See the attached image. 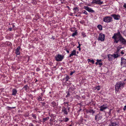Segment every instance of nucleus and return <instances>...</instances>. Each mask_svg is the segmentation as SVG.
<instances>
[{"instance_id":"nucleus-56","label":"nucleus","mask_w":126,"mask_h":126,"mask_svg":"<svg viewBox=\"0 0 126 126\" xmlns=\"http://www.w3.org/2000/svg\"><path fill=\"white\" fill-rule=\"evenodd\" d=\"M15 26L14 25L13 26V27H14Z\"/></svg>"},{"instance_id":"nucleus-30","label":"nucleus","mask_w":126,"mask_h":126,"mask_svg":"<svg viewBox=\"0 0 126 126\" xmlns=\"http://www.w3.org/2000/svg\"><path fill=\"white\" fill-rule=\"evenodd\" d=\"M96 89H97L98 90H100V87L99 86H98L96 87Z\"/></svg>"},{"instance_id":"nucleus-44","label":"nucleus","mask_w":126,"mask_h":126,"mask_svg":"<svg viewBox=\"0 0 126 126\" xmlns=\"http://www.w3.org/2000/svg\"><path fill=\"white\" fill-rule=\"evenodd\" d=\"M69 77H67L66 78V81H68V79H69Z\"/></svg>"},{"instance_id":"nucleus-38","label":"nucleus","mask_w":126,"mask_h":126,"mask_svg":"<svg viewBox=\"0 0 126 126\" xmlns=\"http://www.w3.org/2000/svg\"><path fill=\"white\" fill-rule=\"evenodd\" d=\"M84 13L86 15L87 14V12L86 11H84Z\"/></svg>"},{"instance_id":"nucleus-33","label":"nucleus","mask_w":126,"mask_h":126,"mask_svg":"<svg viewBox=\"0 0 126 126\" xmlns=\"http://www.w3.org/2000/svg\"><path fill=\"white\" fill-rule=\"evenodd\" d=\"M70 94L69 92H68L67 94V95L66 96V97H68L69 96H70Z\"/></svg>"},{"instance_id":"nucleus-49","label":"nucleus","mask_w":126,"mask_h":126,"mask_svg":"<svg viewBox=\"0 0 126 126\" xmlns=\"http://www.w3.org/2000/svg\"><path fill=\"white\" fill-rule=\"evenodd\" d=\"M88 60L89 61V62H90H90L91 60L90 59H89Z\"/></svg>"},{"instance_id":"nucleus-16","label":"nucleus","mask_w":126,"mask_h":126,"mask_svg":"<svg viewBox=\"0 0 126 126\" xmlns=\"http://www.w3.org/2000/svg\"><path fill=\"white\" fill-rule=\"evenodd\" d=\"M13 93L12 94L13 95H15L17 93V91L15 89H13L12 90Z\"/></svg>"},{"instance_id":"nucleus-45","label":"nucleus","mask_w":126,"mask_h":126,"mask_svg":"<svg viewBox=\"0 0 126 126\" xmlns=\"http://www.w3.org/2000/svg\"><path fill=\"white\" fill-rule=\"evenodd\" d=\"M121 53L122 54H124V52H123L122 51H121Z\"/></svg>"},{"instance_id":"nucleus-54","label":"nucleus","mask_w":126,"mask_h":126,"mask_svg":"<svg viewBox=\"0 0 126 126\" xmlns=\"http://www.w3.org/2000/svg\"><path fill=\"white\" fill-rule=\"evenodd\" d=\"M78 43L79 44H79V42H78Z\"/></svg>"},{"instance_id":"nucleus-36","label":"nucleus","mask_w":126,"mask_h":126,"mask_svg":"<svg viewBox=\"0 0 126 126\" xmlns=\"http://www.w3.org/2000/svg\"><path fill=\"white\" fill-rule=\"evenodd\" d=\"M126 109V105L123 108V110H125Z\"/></svg>"},{"instance_id":"nucleus-7","label":"nucleus","mask_w":126,"mask_h":126,"mask_svg":"<svg viewBox=\"0 0 126 126\" xmlns=\"http://www.w3.org/2000/svg\"><path fill=\"white\" fill-rule=\"evenodd\" d=\"M100 0H94L92 2V3H95L99 5H101L103 3V1H100Z\"/></svg>"},{"instance_id":"nucleus-28","label":"nucleus","mask_w":126,"mask_h":126,"mask_svg":"<svg viewBox=\"0 0 126 126\" xmlns=\"http://www.w3.org/2000/svg\"><path fill=\"white\" fill-rule=\"evenodd\" d=\"M115 40V41L114 42H115L116 43H118V42L119 41V40L116 39H114Z\"/></svg>"},{"instance_id":"nucleus-25","label":"nucleus","mask_w":126,"mask_h":126,"mask_svg":"<svg viewBox=\"0 0 126 126\" xmlns=\"http://www.w3.org/2000/svg\"><path fill=\"white\" fill-rule=\"evenodd\" d=\"M77 34V32L76 31L75 32L73 33L72 34V36H74L75 35H76Z\"/></svg>"},{"instance_id":"nucleus-57","label":"nucleus","mask_w":126,"mask_h":126,"mask_svg":"<svg viewBox=\"0 0 126 126\" xmlns=\"http://www.w3.org/2000/svg\"><path fill=\"white\" fill-rule=\"evenodd\" d=\"M125 80H126V79H125L124 80V81H125Z\"/></svg>"},{"instance_id":"nucleus-12","label":"nucleus","mask_w":126,"mask_h":126,"mask_svg":"<svg viewBox=\"0 0 126 126\" xmlns=\"http://www.w3.org/2000/svg\"><path fill=\"white\" fill-rule=\"evenodd\" d=\"M108 60L110 61H111L114 59L112 55L109 54L108 55Z\"/></svg>"},{"instance_id":"nucleus-18","label":"nucleus","mask_w":126,"mask_h":126,"mask_svg":"<svg viewBox=\"0 0 126 126\" xmlns=\"http://www.w3.org/2000/svg\"><path fill=\"white\" fill-rule=\"evenodd\" d=\"M64 114H67V109L65 108H64V109L63 110H62Z\"/></svg>"},{"instance_id":"nucleus-40","label":"nucleus","mask_w":126,"mask_h":126,"mask_svg":"<svg viewBox=\"0 0 126 126\" xmlns=\"http://www.w3.org/2000/svg\"><path fill=\"white\" fill-rule=\"evenodd\" d=\"M74 72H72L70 74L71 75H72L74 73Z\"/></svg>"},{"instance_id":"nucleus-22","label":"nucleus","mask_w":126,"mask_h":126,"mask_svg":"<svg viewBox=\"0 0 126 126\" xmlns=\"http://www.w3.org/2000/svg\"><path fill=\"white\" fill-rule=\"evenodd\" d=\"M121 48V47H118L116 49V52L117 53H118L120 49Z\"/></svg>"},{"instance_id":"nucleus-29","label":"nucleus","mask_w":126,"mask_h":126,"mask_svg":"<svg viewBox=\"0 0 126 126\" xmlns=\"http://www.w3.org/2000/svg\"><path fill=\"white\" fill-rule=\"evenodd\" d=\"M68 120H69V119H68V118H66L64 119V120L65 121V122H66L67 121H68Z\"/></svg>"},{"instance_id":"nucleus-58","label":"nucleus","mask_w":126,"mask_h":126,"mask_svg":"<svg viewBox=\"0 0 126 126\" xmlns=\"http://www.w3.org/2000/svg\"><path fill=\"white\" fill-rule=\"evenodd\" d=\"M69 126H71V125H70Z\"/></svg>"},{"instance_id":"nucleus-42","label":"nucleus","mask_w":126,"mask_h":126,"mask_svg":"<svg viewBox=\"0 0 126 126\" xmlns=\"http://www.w3.org/2000/svg\"><path fill=\"white\" fill-rule=\"evenodd\" d=\"M124 7L125 8H126V4H125L124 5Z\"/></svg>"},{"instance_id":"nucleus-10","label":"nucleus","mask_w":126,"mask_h":126,"mask_svg":"<svg viewBox=\"0 0 126 126\" xmlns=\"http://www.w3.org/2000/svg\"><path fill=\"white\" fill-rule=\"evenodd\" d=\"M102 115L101 114H99L96 115L95 117V119L97 120V119H101L102 118Z\"/></svg>"},{"instance_id":"nucleus-23","label":"nucleus","mask_w":126,"mask_h":126,"mask_svg":"<svg viewBox=\"0 0 126 126\" xmlns=\"http://www.w3.org/2000/svg\"><path fill=\"white\" fill-rule=\"evenodd\" d=\"M7 108L8 110H10L11 109H12L15 108V107H7Z\"/></svg>"},{"instance_id":"nucleus-39","label":"nucleus","mask_w":126,"mask_h":126,"mask_svg":"<svg viewBox=\"0 0 126 126\" xmlns=\"http://www.w3.org/2000/svg\"><path fill=\"white\" fill-rule=\"evenodd\" d=\"M97 61L98 62V63H99V62H101V60H97Z\"/></svg>"},{"instance_id":"nucleus-55","label":"nucleus","mask_w":126,"mask_h":126,"mask_svg":"<svg viewBox=\"0 0 126 126\" xmlns=\"http://www.w3.org/2000/svg\"><path fill=\"white\" fill-rule=\"evenodd\" d=\"M34 73H33V75H34Z\"/></svg>"},{"instance_id":"nucleus-2","label":"nucleus","mask_w":126,"mask_h":126,"mask_svg":"<svg viewBox=\"0 0 126 126\" xmlns=\"http://www.w3.org/2000/svg\"><path fill=\"white\" fill-rule=\"evenodd\" d=\"M112 18L110 17H106L103 18V21L104 22L108 23L111 21Z\"/></svg>"},{"instance_id":"nucleus-1","label":"nucleus","mask_w":126,"mask_h":126,"mask_svg":"<svg viewBox=\"0 0 126 126\" xmlns=\"http://www.w3.org/2000/svg\"><path fill=\"white\" fill-rule=\"evenodd\" d=\"M125 83L123 82H120L117 83L115 85V88L116 91H118L119 89L124 87Z\"/></svg>"},{"instance_id":"nucleus-6","label":"nucleus","mask_w":126,"mask_h":126,"mask_svg":"<svg viewBox=\"0 0 126 126\" xmlns=\"http://www.w3.org/2000/svg\"><path fill=\"white\" fill-rule=\"evenodd\" d=\"M121 65L123 67L126 66V60L124 59L123 58L121 59Z\"/></svg>"},{"instance_id":"nucleus-11","label":"nucleus","mask_w":126,"mask_h":126,"mask_svg":"<svg viewBox=\"0 0 126 126\" xmlns=\"http://www.w3.org/2000/svg\"><path fill=\"white\" fill-rule=\"evenodd\" d=\"M111 16H113L115 19L117 20L119 19L120 17L118 16H117L115 14H112L111 15Z\"/></svg>"},{"instance_id":"nucleus-35","label":"nucleus","mask_w":126,"mask_h":126,"mask_svg":"<svg viewBox=\"0 0 126 126\" xmlns=\"http://www.w3.org/2000/svg\"><path fill=\"white\" fill-rule=\"evenodd\" d=\"M32 117L34 119H35L36 118V116L35 115H32Z\"/></svg>"},{"instance_id":"nucleus-37","label":"nucleus","mask_w":126,"mask_h":126,"mask_svg":"<svg viewBox=\"0 0 126 126\" xmlns=\"http://www.w3.org/2000/svg\"><path fill=\"white\" fill-rule=\"evenodd\" d=\"M90 62L92 63H94V61L93 60H91Z\"/></svg>"},{"instance_id":"nucleus-51","label":"nucleus","mask_w":126,"mask_h":126,"mask_svg":"<svg viewBox=\"0 0 126 126\" xmlns=\"http://www.w3.org/2000/svg\"><path fill=\"white\" fill-rule=\"evenodd\" d=\"M70 108H68V110H69V109Z\"/></svg>"},{"instance_id":"nucleus-19","label":"nucleus","mask_w":126,"mask_h":126,"mask_svg":"<svg viewBox=\"0 0 126 126\" xmlns=\"http://www.w3.org/2000/svg\"><path fill=\"white\" fill-rule=\"evenodd\" d=\"M97 28L100 30H102V27L101 25H99L97 26Z\"/></svg>"},{"instance_id":"nucleus-8","label":"nucleus","mask_w":126,"mask_h":126,"mask_svg":"<svg viewBox=\"0 0 126 126\" xmlns=\"http://www.w3.org/2000/svg\"><path fill=\"white\" fill-rule=\"evenodd\" d=\"M119 41L123 44H125L126 43V40L122 37L120 38Z\"/></svg>"},{"instance_id":"nucleus-50","label":"nucleus","mask_w":126,"mask_h":126,"mask_svg":"<svg viewBox=\"0 0 126 126\" xmlns=\"http://www.w3.org/2000/svg\"><path fill=\"white\" fill-rule=\"evenodd\" d=\"M79 50H80V48H79Z\"/></svg>"},{"instance_id":"nucleus-13","label":"nucleus","mask_w":126,"mask_h":126,"mask_svg":"<svg viewBox=\"0 0 126 126\" xmlns=\"http://www.w3.org/2000/svg\"><path fill=\"white\" fill-rule=\"evenodd\" d=\"M20 48L19 47H18L16 50L15 53L17 55H19L20 54L19 52V50Z\"/></svg>"},{"instance_id":"nucleus-14","label":"nucleus","mask_w":126,"mask_h":126,"mask_svg":"<svg viewBox=\"0 0 126 126\" xmlns=\"http://www.w3.org/2000/svg\"><path fill=\"white\" fill-rule=\"evenodd\" d=\"M76 54V51L75 50H73L72 52L70 54L69 57H70L73 56V55H75Z\"/></svg>"},{"instance_id":"nucleus-46","label":"nucleus","mask_w":126,"mask_h":126,"mask_svg":"<svg viewBox=\"0 0 126 126\" xmlns=\"http://www.w3.org/2000/svg\"><path fill=\"white\" fill-rule=\"evenodd\" d=\"M80 45L79 46L77 47L78 48H80Z\"/></svg>"},{"instance_id":"nucleus-31","label":"nucleus","mask_w":126,"mask_h":126,"mask_svg":"<svg viewBox=\"0 0 126 126\" xmlns=\"http://www.w3.org/2000/svg\"><path fill=\"white\" fill-rule=\"evenodd\" d=\"M28 87L27 85H25L24 86L23 88L25 89V90H26L27 88H28Z\"/></svg>"},{"instance_id":"nucleus-32","label":"nucleus","mask_w":126,"mask_h":126,"mask_svg":"<svg viewBox=\"0 0 126 126\" xmlns=\"http://www.w3.org/2000/svg\"><path fill=\"white\" fill-rule=\"evenodd\" d=\"M38 100L39 101H41L42 100V98L41 97H39L38 98Z\"/></svg>"},{"instance_id":"nucleus-20","label":"nucleus","mask_w":126,"mask_h":126,"mask_svg":"<svg viewBox=\"0 0 126 126\" xmlns=\"http://www.w3.org/2000/svg\"><path fill=\"white\" fill-rule=\"evenodd\" d=\"M113 57L114 58V59L115 58H116L118 57V54H113Z\"/></svg>"},{"instance_id":"nucleus-5","label":"nucleus","mask_w":126,"mask_h":126,"mask_svg":"<svg viewBox=\"0 0 126 126\" xmlns=\"http://www.w3.org/2000/svg\"><path fill=\"white\" fill-rule=\"evenodd\" d=\"M122 37L121 36L119 33L115 34L112 38L114 39H116L119 40L120 38Z\"/></svg>"},{"instance_id":"nucleus-26","label":"nucleus","mask_w":126,"mask_h":126,"mask_svg":"<svg viewBox=\"0 0 126 126\" xmlns=\"http://www.w3.org/2000/svg\"><path fill=\"white\" fill-rule=\"evenodd\" d=\"M52 105L53 107H54L56 105V103L55 102H53L52 103Z\"/></svg>"},{"instance_id":"nucleus-53","label":"nucleus","mask_w":126,"mask_h":126,"mask_svg":"<svg viewBox=\"0 0 126 126\" xmlns=\"http://www.w3.org/2000/svg\"><path fill=\"white\" fill-rule=\"evenodd\" d=\"M79 45H80V46H81V45L80 44H79Z\"/></svg>"},{"instance_id":"nucleus-43","label":"nucleus","mask_w":126,"mask_h":126,"mask_svg":"<svg viewBox=\"0 0 126 126\" xmlns=\"http://www.w3.org/2000/svg\"><path fill=\"white\" fill-rule=\"evenodd\" d=\"M8 29L10 31H11L12 30V29L11 28H9Z\"/></svg>"},{"instance_id":"nucleus-15","label":"nucleus","mask_w":126,"mask_h":126,"mask_svg":"<svg viewBox=\"0 0 126 126\" xmlns=\"http://www.w3.org/2000/svg\"><path fill=\"white\" fill-rule=\"evenodd\" d=\"M109 126H118V125L115 122H112Z\"/></svg>"},{"instance_id":"nucleus-9","label":"nucleus","mask_w":126,"mask_h":126,"mask_svg":"<svg viewBox=\"0 0 126 126\" xmlns=\"http://www.w3.org/2000/svg\"><path fill=\"white\" fill-rule=\"evenodd\" d=\"M84 9L88 11L89 12H94V11L92 10L89 7H88L85 6L84 7Z\"/></svg>"},{"instance_id":"nucleus-41","label":"nucleus","mask_w":126,"mask_h":126,"mask_svg":"<svg viewBox=\"0 0 126 126\" xmlns=\"http://www.w3.org/2000/svg\"><path fill=\"white\" fill-rule=\"evenodd\" d=\"M98 64L100 65H102V63H98Z\"/></svg>"},{"instance_id":"nucleus-52","label":"nucleus","mask_w":126,"mask_h":126,"mask_svg":"<svg viewBox=\"0 0 126 126\" xmlns=\"http://www.w3.org/2000/svg\"><path fill=\"white\" fill-rule=\"evenodd\" d=\"M37 81V79H36L35 82H36V81Z\"/></svg>"},{"instance_id":"nucleus-24","label":"nucleus","mask_w":126,"mask_h":126,"mask_svg":"<svg viewBox=\"0 0 126 126\" xmlns=\"http://www.w3.org/2000/svg\"><path fill=\"white\" fill-rule=\"evenodd\" d=\"M74 10V12L75 13H76L78 11V8L77 7H76L74 8L73 9Z\"/></svg>"},{"instance_id":"nucleus-47","label":"nucleus","mask_w":126,"mask_h":126,"mask_svg":"<svg viewBox=\"0 0 126 126\" xmlns=\"http://www.w3.org/2000/svg\"><path fill=\"white\" fill-rule=\"evenodd\" d=\"M66 51H67V52L68 53H69V51H68V50H66Z\"/></svg>"},{"instance_id":"nucleus-48","label":"nucleus","mask_w":126,"mask_h":126,"mask_svg":"<svg viewBox=\"0 0 126 126\" xmlns=\"http://www.w3.org/2000/svg\"><path fill=\"white\" fill-rule=\"evenodd\" d=\"M98 62L97 61V62H96V63H95V64H98Z\"/></svg>"},{"instance_id":"nucleus-17","label":"nucleus","mask_w":126,"mask_h":126,"mask_svg":"<svg viewBox=\"0 0 126 126\" xmlns=\"http://www.w3.org/2000/svg\"><path fill=\"white\" fill-rule=\"evenodd\" d=\"M107 107H104V106H101L100 108V110L101 111H103L104 109L107 108Z\"/></svg>"},{"instance_id":"nucleus-59","label":"nucleus","mask_w":126,"mask_h":126,"mask_svg":"<svg viewBox=\"0 0 126 126\" xmlns=\"http://www.w3.org/2000/svg\"><path fill=\"white\" fill-rule=\"evenodd\" d=\"M32 126H33V125H32Z\"/></svg>"},{"instance_id":"nucleus-27","label":"nucleus","mask_w":126,"mask_h":126,"mask_svg":"<svg viewBox=\"0 0 126 126\" xmlns=\"http://www.w3.org/2000/svg\"><path fill=\"white\" fill-rule=\"evenodd\" d=\"M48 119H49L48 118H43V121L44 122H45V121H46V120H48Z\"/></svg>"},{"instance_id":"nucleus-34","label":"nucleus","mask_w":126,"mask_h":126,"mask_svg":"<svg viewBox=\"0 0 126 126\" xmlns=\"http://www.w3.org/2000/svg\"><path fill=\"white\" fill-rule=\"evenodd\" d=\"M82 34L83 37H85L86 36V35L85 33H82Z\"/></svg>"},{"instance_id":"nucleus-3","label":"nucleus","mask_w":126,"mask_h":126,"mask_svg":"<svg viewBox=\"0 0 126 126\" xmlns=\"http://www.w3.org/2000/svg\"><path fill=\"white\" fill-rule=\"evenodd\" d=\"M105 39V35L102 33H100L99 34V37L98 38V40H100L101 41H104Z\"/></svg>"},{"instance_id":"nucleus-21","label":"nucleus","mask_w":126,"mask_h":126,"mask_svg":"<svg viewBox=\"0 0 126 126\" xmlns=\"http://www.w3.org/2000/svg\"><path fill=\"white\" fill-rule=\"evenodd\" d=\"M88 112L90 113H92L93 114L94 112V111L92 110H89Z\"/></svg>"},{"instance_id":"nucleus-4","label":"nucleus","mask_w":126,"mask_h":126,"mask_svg":"<svg viewBox=\"0 0 126 126\" xmlns=\"http://www.w3.org/2000/svg\"><path fill=\"white\" fill-rule=\"evenodd\" d=\"M63 57V56H62L61 55L58 54L57 56L55 57V58L57 61H60L62 60Z\"/></svg>"}]
</instances>
